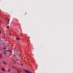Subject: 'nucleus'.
Returning <instances> with one entry per match:
<instances>
[{"label":"nucleus","instance_id":"obj_1","mask_svg":"<svg viewBox=\"0 0 73 73\" xmlns=\"http://www.w3.org/2000/svg\"><path fill=\"white\" fill-rule=\"evenodd\" d=\"M1 70L3 72H5V69H4V68H1Z\"/></svg>","mask_w":73,"mask_h":73},{"label":"nucleus","instance_id":"obj_2","mask_svg":"<svg viewBox=\"0 0 73 73\" xmlns=\"http://www.w3.org/2000/svg\"><path fill=\"white\" fill-rule=\"evenodd\" d=\"M24 71L26 73H29V70H24Z\"/></svg>","mask_w":73,"mask_h":73},{"label":"nucleus","instance_id":"obj_3","mask_svg":"<svg viewBox=\"0 0 73 73\" xmlns=\"http://www.w3.org/2000/svg\"><path fill=\"white\" fill-rule=\"evenodd\" d=\"M16 38L17 40H20V38L19 37H17Z\"/></svg>","mask_w":73,"mask_h":73},{"label":"nucleus","instance_id":"obj_4","mask_svg":"<svg viewBox=\"0 0 73 73\" xmlns=\"http://www.w3.org/2000/svg\"><path fill=\"white\" fill-rule=\"evenodd\" d=\"M3 62L4 64H5V65H7V63L3 61Z\"/></svg>","mask_w":73,"mask_h":73},{"label":"nucleus","instance_id":"obj_5","mask_svg":"<svg viewBox=\"0 0 73 73\" xmlns=\"http://www.w3.org/2000/svg\"><path fill=\"white\" fill-rule=\"evenodd\" d=\"M5 19H6L7 20V21H8V23H9V19H8L5 18Z\"/></svg>","mask_w":73,"mask_h":73},{"label":"nucleus","instance_id":"obj_6","mask_svg":"<svg viewBox=\"0 0 73 73\" xmlns=\"http://www.w3.org/2000/svg\"><path fill=\"white\" fill-rule=\"evenodd\" d=\"M12 68L13 69H16V68H15V67L14 66H12Z\"/></svg>","mask_w":73,"mask_h":73},{"label":"nucleus","instance_id":"obj_7","mask_svg":"<svg viewBox=\"0 0 73 73\" xmlns=\"http://www.w3.org/2000/svg\"><path fill=\"white\" fill-rule=\"evenodd\" d=\"M4 53H5V54H7V52H5V51H4Z\"/></svg>","mask_w":73,"mask_h":73},{"label":"nucleus","instance_id":"obj_8","mask_svg":"<svg viewBox=\"0 0 73 73\" xmlns=\"http://www.w3.org/2000/svg\"><path fill=\"white\" fill-rule=\"evenodd\" d=\"M0 58H2V56H1V55L0 54Z\"/></svg>","mask_w":73,"mask_h":73},{"label":"nucleus","instance_id":"obj_9","mask_svg":"<svg viewBox=\"0 0 73 73\" xmlns=\"http://www.w3.org/2000/svg\"><path fill=\"white\" fill-rule=\"evenodd\" d=\"M8 71L9 72H11V70L9 69H8Z\"/></svg>","mask_w":73,"mask_h":73},{"label":"nucleus","instance_id":"obj_10","mask_svg":"<svg viewBox=\"0 0 73 73\" xmlns=\"http://www.w3.org/2000/svg\"><path fill=\"white\" fill-rule=\"evenodd\" d=\"M16 54L17 55H18V54H19V53L18 52H16Z\"/></svg>","mask_w":73,"mask_h":73},{"label":"nucleus","instance_id":"obj_11","mask_svg":"<svg viewBox=\"0 0 73 73\" xmlns=\"http://www.w3.org/2000/svg\"><path fill=\"white\" fill-rule=\"evenodd\" d=\"M7 48V47H5V48H3V49H6Z\"/></svg>","mask_w":73,"mask_h":73},{"label":"nucleus","instance_id":"obj_12","mask_svg":"<svg viewBox=\"0 0 73 73\" xmlns=\"http://www.w3.org/2000/svg\"><path fill=\"white\" fill-rule=\"evenodd\" d=\"M7 28H9V26H8L7 27Z\"/></svg>","mask_w":73,"mask_h":73},{"label":"nucleus","instance_id":"obj_13","mask_svg":"<svg viewBox=\"0 0 73 73\" xmlns=\"http://www.w3.org/2000/svg\"><path fill=\"white\" fill-rule=\"evenodd\" d=\"M11 35H12V34L11 33H10V34L9 35V36H11Z\"/></svg>","mask_w":73,"mask_h":73},{"label":"nucleus","instance_id":"obj_14","mask_svg":"<svg viewBox=\"0 0 73 73\" xmlns=\"http://www.w3.org/2000/svg\"><path fill=\"white\" fill-rule=\"evenodd\" d=\"M21 66H23V64L22 63H21Z\"/></svg>","mask_w":73,"mask_h":73},{"label":"nucleus","instance_id":"obj_15","mask_svg":"<svg viewBox=\"0 0 73 73\" xmlns=\"http://www.w3.org/2000/svg\"><path fill=\"white\" fill-rule=\"evenodd\" d=\"M29 73H32V72L31 71H29Z\"/></svg>","mask_w":73,"mask_h":73},{"label":"nucleus","instance_id":"obj_16","mask_svg":"<svg viewBox=\"0 0 73 73\" xmlns=\"http://www.w3.org/2000/svg\"><path fill=\"white\" fill-rule=\"evenodd\" d=\"M19 70V72H21V70Z\"/></svg>","mask_w":73,"mask_h":73},{"label":"nucleus","instance_id":"obj_17","mask_svg":"<svg viewBox=\"0 0 73 73\" xmlns=\"http://www.w3.org/2000/svg\"><path fill=\"white\" fill-rule=\"evenodd\" d=\"M3 51H8V50H3Z\"/></svg>","mask_w":73,"mask_h":73},{"label":"nucleus","instance_id":"obj_18","mask_svg":"<svg viewBox=\"0 0 73 73\" xmlns=\"http://www.w3.org/2000/svg\"><path fill=\"white\" fill-rule=\"evenodd\" d=\"M8 52H11V50H8Z\"/></svg>","mask_w":73,"mask_h":73},{"label":"nucleus","instance_id":"obj_19","mask_svg":"<svg viewBox=\"0 0 73 73\" xmlns=\"http://www.w3.org/2000/svg\"><path fill=\"white\" fill-rule=\"evenodd\" d=\"M17 72L18 73H20V72H19V71H17Z\"/></svg>","mask_w":73,"mask_h":73},{"label":"nucleus","instance_id":"obj_20","mask_svg":"<svg viewBox=\"0 0 73 73\" xmlns=\"http://www.w3.org/2000/svg\"><path fill=\"white\" fill-rule=\"evenodd\" d=\"M16 70H17V71L18 70H18V69H16Z\"/></svg>","mask_w":73,"mask_h":73},{"label":"nucleus","instance_id":"obj_21","mask_svg":"<svg viewBox=\"0 0 73 73\" xmlns=\"http://www.w3.org/2000/svg\"><path fill=\"white\" fill-rule=\"evenodd\" d=\"M0 33H1V30H0Z\"/></svg>","mask_w":73,"mask_h":73},{"label":"nucleus","instance_id":"obj_22","mask_svg":"<svg viewBox=\"0 0 73 73\" xmlns=\"http://www.w3.org/2000/svg\"><path fill=\"white\" fill-rule=\"evenodd\" d=\"M0 22H1V21L0 20Z\"/></svg>","mask_w":73,"mask_h":73},{"label":"nucleus","instance_id":"obj_23","mask_svg":"<svg viewBox=\"0 0 73 73\" xmlns=\"http://www.w3.org/2000/svg\"><path fill=\"white\" fill-rule=\"evenodd\" d=\"M1 40V38H0V41Z\"/></svg>","mask_w":73,"mask_h":73}]
</instances>
